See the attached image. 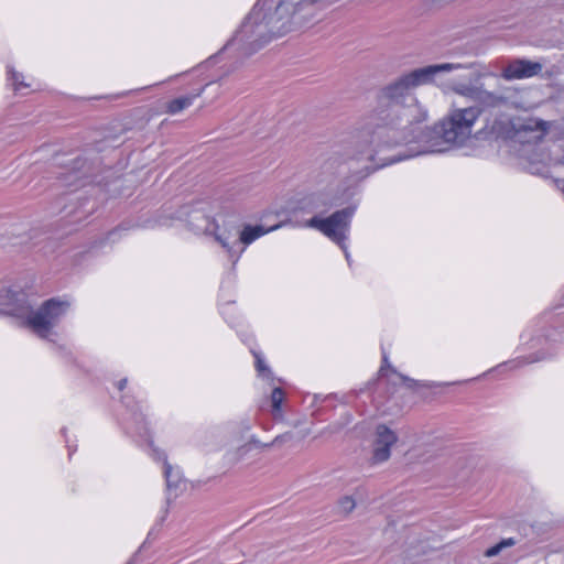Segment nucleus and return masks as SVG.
Wrapping results in <instances>:
<instances>
[{
	"mask_svg": "<svg viewBox=\"0 0 564 564\" xmlns=\"http://www.w3.org/2000/svg\"><path fill=\"white\" fill-rule=\"evenodd\" d=\"M124 429L128 433H135L141 437L147 438L149 455L155 460H163L164 463V477L166 480V487L169 490L173 488H177L181 481V476L178 471L173 470V467L166 460L164 452L156 448L150 437V433L148 430V425L145 422L144 414L142 410L130 409V417L124 422Z\"/></svg>",
	"mask_w": 564,
	"mask_h": 564,
	"instance_id": "9",
	"label": "nucleus"
},
{
	"mask_svg": "<svg viewBox=\"0 0 564 564\" xmlns=\"http://www.w3.org/2000/svg\"><path fill=\"white\" fill-rule=\"evenodd\" d=\"M284 399V392L281 388H274L271 392V405L274 412L281 411V404Z\"/></svg>",
	"mask_w": 564,
	"mask_h": 564,
	"instance_id": "17",
	"label": "nucleus"
},
{
	"mask_svg": "<svg viewBox=\"0 0 564 564\" xmlns=\"http://www.w3.org/2000/svg\"><path fill=\"white\" fill-rule=\"evenodd\" d=\"M382 362H383V365L381 366L380 371H382L384 369V366H389L388 357L384 351H382Z\"/></svg>",
	"mask_w": 564,
	"mask_h": 564,
	"instance_id": "23",
	"label": "nucleus"
},
{
	"mask_svg": "<svg viewBox=\"0 0 564 564\" xmlns=\"http://www.w3.org/2000/svg\"><path fill=\"white\" fill-rule=\"evenodd\" d=\"M462 67L463 65L458 63H442L420 67L404 75L406 76L412 88L415 89L416 87L432 84L435 80L436 76H438L442 73H448L455 69H459Z\"/></svg>",
	"mask_w": 564,
	"mask_h": 564,
	"instance_id": "10",
	"label": "nucleus"
},
{
	"mask_svg": "<svg viewBox=\"0 0 564 564\" xmlns=\"http://www.w3.org/2000/svg\"><path fill=\"white\" fill-rule=\"evenodd\" d=\"M551 123L540 118H516L500 128L502 143L510 153L524 158L549 133Z\"/></svg>",
	"mask_w": 564,
	"mask_h": 564,
	"instance_id": "6",
	"label": "nucleus"
},
{
	"mask_svg": "<svg viewBox=\"0 0 564 564\" xmlns=\"http://www.w3.org/2000/svg\"><path fill=\"white\" fill-rule=\"evenodd\" d=\"M376 436L372 460L378 464L389 459L390 448L397 443L398 436L384 424L377 426Z\"/></svg>",
	"mask_w": 564,
	"mask_h": 564,
	"instance_id": "12",
	"label": "nucleus"
},
{
	"mask_svg": "<svg viewBox=\"0 0 564 564\" xmlns=\"http://www.w3.org/2000/svg\"><path fill=\"white\" fill-rule=\"evenodd\" d=\"M221 314H223V315H226V311H225V308H221Z\"/></svg>",
	"mask_w": 564,
	"mask_h": 564,
	"instance_id": "28",
	"label": "nucleus"
},
{
	"mask_svg": "<svg viewBox=\"0 0 564 564\" xmlns=\"http://www.w3.org/2000/svg\"><path fill=\"white\" fill-rule=\"evenodd\" d=\"M126 384H127V379H126V378H124V379H121V380L118 382V389H119V390H123V389H124V387H126Z\"/></svg>",
	"mask_w": 564,
	"mask_h": 564,
	"instance_id": "24",
	"label": "nucleus"
},
{
	"mask_svg": "<svg viewBox=\"0 0 564 564\" xmlns=\"http://www.w3.org/2000/svg\"><path fill=\"white\" fill-rule=\"evenodd\" d=\"M67 308V302L50 299L39 310L33 311L24 293H13L9 290L0 292V314L25 318L26 325L42 338L52 335V329Z\"/></svg>",
	"mask_w": 564,
	"mask_h": 564,
	"instance_id": "4",
	"label": "nucleus"
},
{
	"mask_svg": "<svg viewBox=\"0 0 564 564\" xmlns=\"http://www.w3.org/2000/svg\"><path fill=\"white\" fill-rule=\"evenodd\" d=\"M468 139L471 140L462 127L446 117L433 128H427L423 123L416 129L413 140L404 144L405 151L402 155L383 159L378 167L422 154L443 153L452 147H462Z\"/></svg>",
	"mask_w": 564,
	"mask_h": 564,
	"instance_id": "5",
	"label": "nucleus"
},
{
	"mask_svg": "<svg viewBox=\"0 0 564 564\" xmlns=\"http://www.w3.org/2000/svg\"><path fill=\"white\" fill-rule=\"evenodd\" d=\"M494 554H495L494 546L488 547V549L486 550V552H485V555H486V556H489V557H490V556H494Z\"/></svg>",
	"mask_w": 564,
	"mask_h": 564,
	"instance_id": "25",
	"label": "nucleus"
},
{
	"mask_svg": "<svg viewBox=\"0 0 564 564\" xmlns=\"http://www.w3.org/2000/svg\"><path fill=\"white\" fill-rule=\"evenodd\" d=\"M8 80L12 82L14 91L21 93L23 89L30 88L31 84L23 80V75L18 73L13 67H7Z\"/></svg>",
	"mask_w": 564,
	"mask_h": 564,
	"instance_id": "16",
	"label": "nucleus"
},
{
	"mask_svg": "<svg viewBox=\"0 0 564 564\" xmlns=\"http://www.w3.org/2000/svg\"><path fill=\"white\" fill-rule=\"evenodd\" d=\"M355 206H348L333 213L326 218L314 216L306 220L302 226L314 228L337 243L344 251L346 260L349 262L350 253L346 242L349 236L351 219L355 215Z\"/></svg>",
	"mask_w": 564,
	"mask_h": 564,
	"instance_id": "8",
	"label": "nucleus"
},
{
	"mask_svg": "<svg viewBox=\"0 0 564 564\" xmlns=\"http://www.w3.org/2000/svg\"><path fill=\"white\" fill-rule=\"evenodd\" d=\"M412 90L405 75L382 89V97L388 100V105L376 110L360 130L354 141L350 159L378 166V154L404 147L413 140L416 129L429 120V111Z\"/></svg>",
	"mask_w": 564,
	"mask_h": 564,
	"instance_id": "1",
	"label": "nucleus"
},
{
	"mask_svg": "<svg viewBox=\"0 0 564 564\" xmlns=\"http://www.w3.org/2000/svg\"><path fill=\"white\" fill-rule=\"evenodd\" d=\"M516 543L517 541L513 538L502 539L496 543V555L499 554L503 549L513 546Z\"/></svg>",
	"mask_w": 564,
	"mask_h": 564,
	"instance_id": "20",
	"label": "nucleus"
},
{
	"mask_svg": "<svg viewBox=\"0 0 564 564\" xmlns=\"http://www.w3.org/2000/svg\"><path fill=\"white\" fill-rule=\"evenodd\" d=\"M204 91V87L196 93L177 97L165 104L164 112L169 115H177L193 105L194 100L198 98Z\"/></svg>",
	"mask_w": 564,
	"mask_h": 564,
	"instance_id": "15",
	"label": "nucleus"
},
{
	"mask_svg": "<svg viewBox=\"0 0 564 564\" xmlns=\"http://www.w3.org/2000/svg\"><path fill=\"white\" fill-rule=\"evenodd\" d=\"M403 381L405 382H409V386L411 387V383L414 382V380L410 379V378H406V377H402Z\"/></svg>",
	"mask_w": 564,
	"mask_h": 564,
	"instance_id": "26",
	"label": "nucleus"
},
{
	"mask_svg": "<svg viewBox=\"0 0 564 564\" xmlns=\"http://www.w3.org/2000/svg\"><path fill=\"white\" fill-rule=\"evenodd\" d=\"M332 206L323 193H312L299 202L297 208L304 213L325 212Z\"/></svg>",
	"mask_w": 564,
	"mask_h": 564,
	"instance_id": "14",
	"label": "nucleus"
},
{
	"mask_svg": "<svg viewBox=\"0 0 564 564\" xmlns=\"http://www.w3.org/2000/svg\"><path fill=\"white\" fill-rule=\"evenodd\" d=\"M180 219L185 220L196 234L213 236L215 240L227 251L234 264L238 262L246 247L263 235L279 228L274 226L264 229L262 226H246L242 230L231 226L220 228L215 219L205 215L200 209L183 206L178 212Z\"/></svg>",
	"mask_w": 564,
	"mask_h": 564,
	"instance_id": "3",
	"label": "nucleus"
},
{
	"mask_svg": "<svg viewBox=\"0 0 564 564\" xmlns=\"http://www.w3.org/2000/svg\"><path fill=\"white\" fill-rule=\"evenodd\" d=\"M543 65L539 62L516 58L503 67L501 76L507 80L530 78L542 72Z\"/></svg>",
	"mask_w": 564,
	"mask_h": 564,
	"instance_id": "11",
	"label": "nucleus"
},
{
	"mask_svg": "<svg viewBox=\"0 0 564 564\" xmlns=\"http://www.w3.org/2000/svg\"><path fill=\"white\" fill-rule=\"evenodd\" d=\"M491 107L480 104L463 106L458 101L453 102L446 118L462 127L471 138L474 145L491 148L494 143V123L490 122Z\"/></svg>",
	"mask_w": 564,
	"mask_h": 564,
	"instance_id": "7",
	"label": "nucleus"
},
{
	"mask_svg": "<svg viewBox=\"0 0 564 564\" xmlns=\"http://www.w3.org/2000/svg\"><path fill=\"white\" fill-rule=\"evenodd\" d=\"M122 401H123V403L126 404V406H127V408H129V406H130V405H129V402H128V400H127V398H126V397L123 398V400H122Z\"/></svg>",
	"mask_w": 564,
	"mask_h": 564,
	"instance_id": "27",
	"label": "nucleus"
},
{
	"mask_svg": "<svg viewBox=\"0 0 564 564\" xmlns=\"http://www.w3.org/2000/svg\"><path fill=\"white\" fill-rule=\"evenodd\" d=\"M294 4L291 0H258L240 29L224 48L236 46L249 56L292 29Z\"/></svg>",
	"mask_w": 564,
	"mask_h": 564,
	"instance_id": "2",
	"label": "nucleus"
},
{
	"mask_svg": "<svg viewBox=\"0 0 564 564\" xmlns=\"http://www.w3.org/2000/svg\"><path fill=\"white\" fill-rule=\"evenodd\" d=\"M252 355L254 356V359H256V368H257V371L261 375V376H269L271 375V371L270 369L265 366L264 364V360L261 356L260 352L256 351V350H251Z\"/></svg>",
	"mask_w": 564,
	"mask_h": 564,
	"instance_id": "19",
	"label": "nucleus"
},
{
	"mask_svg": "<svg viewBox=\"0 0 564 564\" xmlns=\"http://www.w3.org/2000/svg\"><path fill=\"white\" fill-rule=\"evenodd\" d=\"M293 438V434L291 432H286L284 434H281V435H278L272 442L270 445H279V444H282L284 442H289Z\"/></svg>",
	"mask_w": 564,
	"mask_h": 564,
	"instance_id": "21",
	"label": "nucleus"
},
{
	"mask_svg": "<svg viewBox=\"0 0 564 564\" xmlns=\"http://www.w3.org/2000/svg\"><path fill=\"white\" fill-rule=\"evenodd\" d=\"M543 358H544L543 356L535 355L534 357H522L517 362H518V365H527V364H532L534 361H539Z\"/></svg>",
	"mask_w": 564,
	"mask_h": 564,
	"instance_id": "22",
	"label": "nucleus"
},
{
	"mask_svg": "<svg viewBox=\"0 0 564 564\" xmlns=\"http://www.w3.org/2000/svg\"><path fill=\"white\" fill-rule=\"evenodd\" d=\"M356 507L355 499L350 496H345L339 499L338 501V508L344 513L351 512Z\"/></svg>",
	"mask_w": 564,
	"mask_h": 564,
	"instance_id": "18",
	"label": "nucleus"
},
{
	"mask_svg": "<svg viewBox=\"0 0 564 564\" xmlns=\"http://www.w3.org/2000/svg\"><path fill=\"white\" fill-rule=\"evenodd\" d=\"M452 90L459 97L466 98L469 105L480 104L486 107L494 106V95L475 85L457 83L453 85Z\"/></svg>",
	"mask_w": 564,
	"mask_h": 564,
	"instance_id": "13",
	"label": "nucleus"
}]
</instances>
